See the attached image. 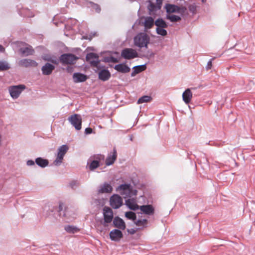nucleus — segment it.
<instances>
[{"mask_svg": "<svg viewBox=\"0 0 255 255\" xmlns=\"http://www.w3.org/2000/svg\"><path fill=\"white\" fill-rule=\"evenodd\" d=\"M150 40V36L146 33L141 32L134 37L133 43L135 46L140 48H147Z\"/></svg>", "mask_w": 255, "mask_h": 255, "instance_id": "nucleus-1", "label": "nucleus"}, {"mask_svg": "<svg viewBox=\"0 0 255 255\" xmlns=\"http://www.w3.org/2000/svg\"><path fill=\"white\" fill-rule=\"evenodd\" d=\"M116 191L125 198H130L133 196H136L137 194V191L133 189L130 184H121L117 188Z\"/></svg>", "mask_w": 255, "mask_h": 255, "instance_id": "nucleus-2", "label": "nucleus"}, {"mask_svg": "<svg viewBox=\"0 0 255 255\" xmlns=\"http://www.w3.org/2000/svg\"><path fill=\"white\" fill-rule=\"evenodd\" d=\"M59 212L60 216H62L68 220V221H72L76 218V214L74 210L70 208H66L63 211V204H60L59 205Z\"/></svg>", "mask_w": 255, "mask_h": 255, "instance_id": "nucleus-3", "label": "nucleus"}, {"mask_svg": "<svg viewBox=\"0 0 255 255\" xmlns=\"http://www.w3.org/2000/svg\"><path fill=\"white\" fill-rule=\"evenodd\" d=\"M69 149L67 145H62L58 149V152L56 158L53 162V164L55 166H59L62 162L63 157Z\"/></svg>", "mask_w": 255, "mask_h": 255, "instance_id": "nucleus-4", "label": "nucleus"}, {"mask_svg": "<svg viewBox=\"0 0 255 255\" xmlns=\"http://www.w3.org/2000/svg\"><path fill=\"white\" fill-rule=\"evenodd\" d=\"M68 120L75 129L79 130L81 129L82 120L80 115L77 114L72 115L68 118Z\"/></svg>", "mask_w": 255, "mask_h": 255, "instance_id": "nucleus-5", "label": "nucleus"}, {"mask_svg": "<svg viewBox=\"0 0 255 255\" xmlns=\"http://www.w3.org/2000/svg\"><path fill=\"white\" fill-rule=\"evenodd\" d=\"M121 56L125 59H132L138 57L137 51L132 48H126L121 52Z\"/></svg>", "mask_w": 255, "mask_h": 255, "instance_id": "nucleus-6", "label": "nucleus"}, {"mask_svg": "<svg viewBox=\"0 0 255 255\" xmlns=\"http://www.w3.org/2000/svg\"><path fill=\"white\" fill-rule=\"evenodd\" d=\"M25 88V87L23 85H19L9 87V92L11 97L13 99H17Z\"/></svg>", "mask_w": 255, "mask_h": 255, "instance_id": "nucleus-7", "label": "nucleus"}, {"mask_svg": "<svg viewBox=\"0 0 255 255\" xmlns=\"http://www.w3.org/2000/svg\"><path fill=\"white\" fill-rule=\"evenodd\" d=\"M110 205L114 209H118L123 205V199L118 194H114L110 199Z\"/></svg>", "mask_w": 255, "mask_h": 255, "instance_id": "nucleus-8", "label": "nucleus"}, {"mask_svg": "<svg viewBox=\"0 0 255 255\" xmlns=\"http://www.w3.org/2000/svg\"><path fill=\"white\" fill-rule=\"evenodd\" d=\"M77 59L78 58L72 54H63L60 58L61 62L66 64H73Z\"/></svg>", "mask_w": 255, "mask_h": 255, "instance_id": "nucleus-9", "label": "nucleus"}, {"mask_svg": "<svg viewBox=\"0 0 255 255\" xmlns=\"http://www.w3.org/2000/svg\"><path fill=\"white\" fill-rule=\"evenodd\" d=\"M103 214L105 222L111 223L114 220L113 210L109 207H105L103 208Z\"/></svg>", "mask_w": 255, "mask_h": 255, "instance_id": "nucleus-10", "label": "nucleus"}, {"mask_svg": "<svg viewBox=\"0 0 255 255\" xmlns=\"http://www.w3.org/2000/svg\"><path fill=\"white\" fill-rule=\"evenodd\" d=\"M86 58L87 61H89L91 65L94 67H97L100 62L98 55L94 53H88Z\"/></svg>", "mask_w": 255, "mask_h": 255, "instance_id": "nucleus-11", "label": "nucleus"}, {"mask_svg": "<svg viewBox=\"0 0 255 255\" xmlns=\"http://www.w3.org/2000/svg\"><path fill=\"white\" fill-rule=\"evenodd\" d=\"M167 14H172L173 13H180L182 9H185V7H180L176 5L167 3L164 6Z\"/></svg>", "mask_w": 255, "mask_h": 255, "instance_id": "nucleus-12", "label": "nucleus"}, {"mask_svg": "<svg viewBox=\"0 0 255 255\" xmlns=\"http://www.w3.org/2000/svg\"><path fill=\"white\" fill-rule=\"evenodd\" d=\"M148 2V9L150 15L155 14V12L161 8L162 4H159L157 1H155L154 2L149 0Z\"/></svg>", "mask_w": 255, "mask_h": 255, "instance_id": "nucleus-13", "label": "nucleus"}, {"mask_svg": "<svg viewBox=\"0 0 255 255\" xmlns=\"http://www.w3.org/2000/svg\"><path fill=\"white\" fill-rule=\"evenodd\" d=\"M110 223L105 222V219H100L96 221V228L98 231L102 232L106 230Z\"/></svg>", "mask_w": 255, "mask_h": 255, "instance_id": "nucleus-14", "label": "nucleus"}, {"mask_svg": "<svg viewBox=\"0 0 255 255\" xmlns=\"http://www.w3.org/2000/svg\"><path fill=\"white\" fill-rule=\"evenodd\" d=\"M110 237L112 241H119L123 237V233L119 230L114 229L110 232Z\"/></svg>", "mask_w": 255, "mask_h": 255, "instance_id": "nucleus-15", "label": "nucleus"}, {"mask_svg": "<svg viewBox=\"0 0 255 255\" xmlns=\"http://www.w3.org/2000/svg\"><path fill=\"white\" fill-rule=\"evenodd\" d=\"M113 190L111 185L108 183H105L101 185L98 189V193H110Z\"/></svg>", "mask_w": 255, "mask_h": 255, "instance_id": "nucleus-16", "label": "nucleus"}, {"mask_svg": "<svg viewBox=\"0 0 255 255\" xmlns=\"http://www.w3.org/2000/svg\"><path fill=\"white\" fill-rule=\"evenodd\" d=\"M20 66L28 67H36L37 66V63L36 61L33 60L28 59H23L20 60L18 62Z\"/></svg>", "mask_w": 255, "mask_h": 255, "instance_id": "nucleus-17", "label": "nucleus"}, {"mask_svg": "<svg viewBox=\"0 0 255 255\" xmlns=\"http://www.w3.org/2000/svg\"><path fill=\"white\" fill-rule=\"evenodd\" d=\"M139 209L143 214L148 215H152L154 212V209L151 205H142Z\"/></svg>", "mask_w": 255, "mask_h": 255, "instance_id": "nucleus-18", "label": "nucleus"}, {"mask_svg": "<svg viewBox=\"0 0 255 255\" xmlns=\"http://www.w3.org/2000/svg\"><path fill=\"white\" fill-rule=\"evenodd\" d=\"M114 68L116 70L122 73H127L130 70V68L125 63L116 65Z\"/></svg>", "mask_w": 255, "mask_h": 255, "instance_id": "nucleus-19", "label": "nucleus"}, {"mask_svg": "<svg viewBox=\"0 0 255 255\" xmlns=\"http://www.w3.org/2000/svg\"><path fill=\"white\" fill-rule=\"evenodd\" d=\"M155 24L154 19L151 16H147L144 18L143 25L145 31L150 29Z\"/></svg>", "mask_w": 255, "mask_h": 255, "instance_id": "nucleus-20", "label": "nucleus"}, {"mask_svg": "<svg viewBox=\"0 0 255 255\" xmlns=\"http://www.w3.org/2000/svg\"><path fill=\"white\" fill-rule=\"evenodd\" d=\"M113 224L115 227L121 230H125L126 228L125 223L123 219L119 217H116L113 220Z\"/></svg>", "mask_w": 255, "mask_h": 255, "instance_id": "nucleus-21", "label": "nucleus"}, {"mask_svg": "<svg viewBox=\"0 0 255 255\" xmlns=\"http://www.w3.org/2000/svg\"><path fill=\"white\" fill-rule=\"evenodd\" d=\"M126 204L131 210L135 211L139 209V206L137 204L135 199L130 198L126 200Z\"/></svg>", "mask_w": 255, "mask_h": 255, "instance_id": "nucleus-22", "label": "nucleus"}, {"mask_svg": "<svg viewBox=\"0 0 255 255\" xmlns=\"http://www.w3.org/2000/svg\"><path fill=\"white\" fill-rule=\"evenodd\" d=\"M55 66L51 64L47 63L41 68L43 74L45 75H50L54 69Z\"/></svg>", "mask_w": 255, "mask_h": 255, "instance_id": "nucleus-23", "label": "nucleus"}, {"mask_svg": "<svg viewBox=\"0 0 255 255\" xmlns=\"http://www.w3.org/2000/svg\"><path fill=\"white\" fill-rule=\"evenodd\" d=\"M99 78L103 81L108 80L111 77V73L108 70H101L98 74Z\"/></svg>", "mask_w": 255, "mask_h": 255, "instance_id": "nucleus-24", "label": "nucleus"}, {"mask_svg": "<svg viewBox=\"0 0 255 255\" xmlns=\"http://www.w3.org/2000/svg\"><path fill=\"white\" fill-rule=\"evenodd\" d=\"M117 154L116 150L114 148L113 152L108 155L107 158L105 163L106 165L109 166L113 164L117 158Z\"/></svg>", "mask_w": 255, "mask_h": 255, "instance_id": "nucleus-25", "label": "nucleus"}, {"mask_svg": "<svg viewBox=\"0 0 255 255\" xmlns=\"http://www.w3.org/2000/svg\"><path fill=\"white\" fill-rule=\"evenodd\" d=\"M183 101L186 104H189L192 98V93L190 89H187L182 94Z\"/></svg>", "mask_w": 255, "mask_h": 255, "instance_id": "nucleus-26", "label": "nucleus"}, {"mask_svg": "<svg viewBox=\"0 0 255 255\" xmlns=\"http://www.w3.org/2000/svg\"><path fill=\"white\" fill-rule=\"evenodd\" d=\"M73 78L74 82H82L86 80V76L80 73H75L73 75Z\"/></svg>", "mask_w": 255, "mask_h": 255, "instance_id": "nucleus-27", "label": "nucleus"}, {"mask_svg": "<svg viewBox=\"0 0 255 255\" xmlns=\"http://www.w3.org/2000/svg\"><path fill=\"white\" fill-rule=\"evenodd\" d=\"M146 69V65L145 64L141 65H138L135 66L133 67V71L131 73V76L134 77L137 74L143 71Z\"/></svg>", "mask_w": 255, "mask_h": 255, "instance_id": "nucleus-28", "label": "nucleus"}, {"mask_svg": "<svg viewBox=\"0 0 255 255\" xmlns=\"http://www.w3.org/2000/svg\"><path fill=\"white\" fill-rule=\"evenodd\" d=\"M36 164L41 168L46 167L49 163L48 160L43 159L41 157H38L35 159Z\"/></svg>", "mask_w": 255, "mask_h": 255, "instance_id": "nucleus-29", "label": "nucleus"}, {"mask_svg": "<svg viewBox=\"0 0 255 255\" xmlns=\"http://www.w3.org/2000/svg\"><path fill=\"white\" fill-rule=\"evenodd\" d=\"M87 165L90 170L93 171L100 165L99 161L97 160H94L91 161L89 159L88 161Z\"/></svg>", "mask_w": 255, "mask_h": 255, "instance_id": "nucleus-30", "label": "nucleus"}, {"mask_svg": "<svg viewBox=\"0 0 255 255\" xmlns=\"http://www.w3.org/2000/svg\"><path fill=\"white\" fill-rule=\"evenodd\" d=\"M166 18L172 22H178L181 20L180 16L172 14H166Z\"/></svg>", "mask_w": 255, "mask_h": 255, "instance_id": "nucleus-31", "label": "nucleus"}, {"mask_svg": "<svg viewBox=\"0 0 255 255\" xmlns=\"http://www.w3.org/2000/svg\"><path fill=\"white\" fill-rule=\"evenodd\" d=\"M155 25L156 27L160 28L168 27L167 23L161 18H158L155 21Z\"/></svg>", "mask_w": 255, "mask_h": 255, "instance_id": "nucleus-32", "label": "nucleus"}, {"mask_svg": "<svg viewBox=\"0 0 255 255\" xmlns=\"http://www.w3.org/2000/svg\"><path fill=\"white\" fill-rule=\"evenodd\" d=\"M20 52L25 55H32L34 52V50L32 47L28 46L24 48H21L20 49Z\"/></svg>", "mask_w": 255, "mask_h": 255, "instance_id": "nucleus-33", "label": "nucleus"}, {"mask_svg": "<svg viewBox=\"0 0 255 255\" xmlns=\"http://www.w3.org/2000/svg\"><path fill=\"white\" fill-rule=\"evenodd\" d=\"M64 230L68 233H76L79 231V229L76 226L67 225L64 227Z\"/></svg>", "mask_w": 255, "mask_h": 255, "instance_id": "nucleus-34", "label": "nucleus"}, {"mask_svg": "<svg viewBox=\"0 0 255 255\" xmlns=\"http://www.w3.org/2000/svg\"><path fill=\"white\" fill-rule=\"evenodd\" d=\"M134 223L137 226L141 227L143 228L147 227V220L146 219L136 220Z\"/></svg>", "mask_w": 255, "mask_h": 255, "instance_id": "nucleus-35", "label": "nucleus"}, {"mask_svg": "<svg viewBox=\"0 0 255 255\" xmlns=\"http://www.w3.org/2000/svg\"><path fill=\"white\" fill-rule=\"evenodd\" d=\"M166 28H160L158 27H156V32L157 34L160 35L162 36H165L167 35V32L165 29Z\"/></svg>", "mask_w": 255, "mask_h": 255, "instance_id": "nucleus-36", "label": "nucleus"}, {"mask_svg": "<svg viewBox=\"0 0 255 255\" xmlns=\"http://www.w3.org/2000/svg\"><path fill=\"white\" fill-rule=\"evenodd\" d=\"M125 216L128 219L131 220L134 222L136 219V216L134 212L131 211L126 212L125 214Z\"/></svg>", "mask_w": 255, "mask_h": 255, "instance_id": "nucleus-37", "label": "nucleus"}, {"mask_svg": "<svg viewBox=\"0 0 255 255\" xmlns=\"http://www.w3.org/2000/svg\"><path fill=\"white\" fill-rule=\"evenodd\" d=\"M10 66L9 64L5 61H0V70L5 71L9 69Z\"/></svg>", "mask_w": 255, "mask_h": 255, "instance_id": "nucleus-38", "label": "nucleus"}, {"mask_svg": "<svg viewBox=\"0 0 255 255\" xmlns=\"http://www.w3.org/2000/svg\"><path fill=\"white\" fill-rule=\"evenodd\" d=\"M151 99V97L148 96H143L140 97L137 101V104H142L150 101Z\"/></svg>", "mask_w": 255, "mask_h": 255, "instance_id": "nucleus-39", "label": "nucleus"}, {"mask_svg": "<svg viewBox=\"0 0 255 255\" xmlns=\"http://www.w3.org/2000/svg\"><path fill=\"white\" fill-rule=\"evenodd\" d=\"M104 61L108 63H117L118 62L117 58L113 56H108L104 58Z\"/></svg>", "mask_w": 255, "mask_h": 255, "instance_id": "nucleus-40", "label": "nucleus"}, {"mask_svg": "<svg viewBox=\"0 0 255 255\" xmlns=\"http://www.w3.org/2000/svg\"><path fill=\"white\" fill-rule=\"evenodd\" d=\"M189 10L192 13H195L196 11V5L195 4L190 5L189 6Z\"/></svg>", "mask_w": 255, "mask_h": 255, "instance_id": "nucleus-41", "label": "nucleus"}, {"mask_svg": "<svg viewBox=\"0 0 255 255\" xmlns=\"http://www.w3.org/2000/svg\"><path fill=\"white\" fill-rule=\"evenodd\" d=\"M92 7L93 9H94L97 12H99L101 10V8L99 5L97 4H95L94 3H92Z\"/></svg>", "mask_w": 255, "mask_h": 255, "instance_id": "nucleus-42", "label": "nucleus"}, {"mask_svg": "<svg viewBox=\"0 0 255 255\" xmlns=\"http://www.w3.org/2000/svg\"><path fill=\"white\" fill-rule=\"evenodd\" d=\"M79 185V183L77 181H73L70 183V186L72 189H75Z\"/></svg>", "mask_w": 255, "mask_h": 255, "instance_id": "nucleus-43", "label": "nucleus"}, {"mask_svg": "<svg viewBox=\"0 0 255 255\" xmlns=\"http://www.w3.org/2000/svg\"><path fill=\"white\" fill-rule=\"evenodd\" d=\"M212 59H211L210 60H209L208 61V62L207 63V64L206 65V69L207 70H209V69H210L212 67Z\"/></svg>", "mask_w": 255, "mask_h": 255, "instance_id": "nucleus-44", "label": "nucleus"}, {"mask_svg": "<svg viewBox=\"0 0 255 255\" xmlns=\"http://www.w3.org/2000/svg\"><path fill=\"white\" fill-rule=\"evenodd\" d=\"M92 131H93V130L90 128H87L85 130V133L86 134H90L92 132Z\"/></svg>", "mask_w": 255, "mask_h": 255, "instance_id": "nucleus-45", "label": "nucleus"}, {"mask_svg": "<svg viewBox=\"0 0 255 255\" xmlns=\"http://www.w3.org/2000/svg\"><path fill=\"white\" fill-rule=\"evenodd\" d=\"M27 166H32L35 164V162L32 160H28L26 162Z\"/></svg>", "mask_w": 255, "mask_h": 255, "instance_id": "nucleus-46", "label": "nucleus"}, {"mask_svg": "<svg viewBox=\"0 0 255 255\" xmlns=\"http://www.w3.org/2000/svg\"><path fill=\"white\" fill-rule=\"evenodd\" d=\"M4 48H3V47L2 46H1V45H0V52H3L4 51Z\"/></svg>", "mask_w": 255, "mask_h": 255, "instance_id": "nucleus-47", "label": "nucleus"}, {"mask_svg": "<svg viewBox=\"0 0 255 255\" xmlns=\"http://www.w3.org/2000/svg\"><path fill=\"white\" fill-rule=\"evenodd\" d=\"M156 1L159 2V4H162L163 0H155Z\"/></svg>", "mask_w": 255, "mask_h": 255, "instance_id": "nucleus-48", "label": "nucleus"}, {"mask_svg": "<svg viewBox=\"0 0 255 255\" xmlns=\"http://www.w3.org/2000/svg\"><path fill=\"white\" fill-rule=\"evenodd\" d=\"M1 135H0V146L1 145Z\"/></svg>", "mask_w": 255, "mask_h": 255, "instance_id": "nucleus-49", "label": "nucleus"}, {"mask_svg": "<svg viewBox=\"0 0 255 255\" xmlns=\"http://www.w3.org/2000/svg\"><path fill=\"white\" fill-rule=\"evenodd\" d=\"M104 204V202L103 201V200H102V203H101V205L103 206Z\"/></svg>", "mask_w": 255, "mask_h": 255, "instance_id": "nucleus-50", "label": "nucleus"}, {"mask_svg": "<svg viewBox=\"0 0 255 255\" xmlns=\"http://www.w3.org/2000/svg\"><path fill=\"white\" fill-rule=\"evenodd\" d=\"M202 1L203 2H205L206 1V0H202Z\"/></svg>", "mask_w": 255, "mask_h": 255, "instance_id": "nucleus-51", "label": "nucleus"}]
</instances>
